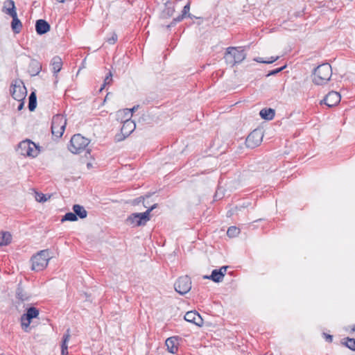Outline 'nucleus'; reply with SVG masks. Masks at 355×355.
<instances>
[{
	"mask_svg": "<svg viewBox=\"0 0 355 355\" xmlns=\"http://www.w3.org/2000/svg\"><path fill=\"white\" fill-rule=\"evenodd\" d=\"M40 69H41V67H37L38 71H37V73H39V71H40Z\"/></svg>",
	"mask_w": 355,
	"mask_h": 355,
	"instance_id": "45",
	"label": "nucleus"
},
{
	"mask_svg": "<svg viewBox=\"0 0 355 355\" xmlns=\"http://www.w3.org/2000/svg\"><path fill=\"white\" fill-rule=\"evenodd\" d=\"M5 7L6 9V13L10 15L12 18V21L11 23V27L12 31L16 33H19L22 27V24L20 20L17 18V15L14 1L12 0L7 1L6 2Z\"/></svg>",
	"mask_w": 355,
	"mask_h": 355,
	"instance_id": "8",
	"label": "nucleus"
},
{
	"mask_svg": "<svg viewBox=\"0 0 355 355\" xmlns=\"http://www.w3.org/2000/svg\"><path fill=\"white\" fill-rule=\"evenodd\" d=\"M340 95L338 92L331 91L329 92L320 101V104H325L329 107L336 105L340 101Z\"/></svg>",
	"mask_w": 355,
	"mask_h": 355,
	"instance_id": "15",
	"label": "nucleus"
},
{
	"mask_svg": "<svg viewBox=\"0 0 355 355\" xmlns=\"http://www.w3.org/2000/svg\"><path fill=\"white\" fill-rule=\"evenodd\" d=\"M18 150L23 156L35 158L40 154V147L32 141L26 139L19 143Z\"/></svg>",
	"mask_w": 355,
	"mask_h": 355,
	"instance_id": "4",
	"label": "nucleus"
},
{
	"mask_svg": "<svg viewBox=\"0 0 355 355\" xmlns=\"http://www.w3.org/2000/svg\"><path fill=\"white\" fill-rule=\"evenodd\" d=\"M10 93L15 100L22 101L26 96L27 90L21 80H16L11 85Z\"/></svg>",
	"mask_w": 355,
	"mask_h": 355,
	"instance_id": "9",
	"label": "nucleus"
},
{
	"mask_svg": "<svg viewBox=\"0 0 355 355\" xmlns=\"http://www.w3.org/2000/svg\"><path fill=\"white\" fill-rule=\"evenodd\" d=\"M227 268L228 266H224L220 267L219 269H214L211 271V275H205L203 278L206 279H210L215 283L221 282L226 274Z\"/></svg>",
	"mask_w": 355,
	"mask_h": 355,
	"instance_id": "14",
	"label": "nucleus"
},
{
	"mask_svg": "<svg viewBox=\"0 0 355 355\" xmlns=\"http://www.w3.org/2000/svg\"><path fill=\"white\" fill-rule=\"evenodd\" d=\"M240 233V229L236 226H231L227 229V235L230 238H233L238 236Z\"/></svg>",
	"mask_w": 355,
	"mask_h": 355,
	"instance_id": "26",
	"label": "nucleus"
},
{
	"mask_svg": "<svg viewBox=\"0 0 355 355\" xmlns=\"http://www.w3.org/2000/svg\"><path fill=\"white\" fill-rule=\"evenodd\" d=\"M286 67V65H284L281 67L272 69L269 71V72L266 74V77H269L271 76H275L276 74L279 73V72L282 71Z\"/></svg>",
	"mask_w": 355,
	"mask_h": 355,
	"instance_id": "30",
	"label": "nucleus"
},
{
	"mask_svg": "<svg viewBox=\"0 0 355 355\" xmlns=\"http://www.w3.org/2000/svg\"><path fill=\"white\" fill-rule=\"evenodd\" d=\"M12 241V235L8 232H3L1 233V238L0 241L1 246H6L9 245Z\"/></svg>",
	"mask_w": 355,
	"mask_h": 355,
	"instance_id": "24",
	"label": "nucleus"
},
{
	"mask_svg": "<svg viewBox=\"0 0 355 355\" xmlns=\"http://www.w3.org/2000/svg\"><path fill=\"white\" fill-rule=\"evenodd\" d=\"M250 205V202H243V204L240 207H239L238 206H236L235 207V209L236 210H237V209L241 210L242 208L248 207Z\"/></svg>",
	"mask_w": 355,
	"mask_h": 355,
	"instance_id": "38",
	"label": "nucleus"
},
{
	"mask_svg": "<svg viewBox=\"0 0 355 355\" xmlns=\"http://www.w3.org/2000/svg\"><path fill=\"white\" fill-rule=\"evenodd\" d=\"M108 95H109V93L107 94V95L105 96V101H106V99H108Z\"/></svg>",
	"mask_w": 355,
	"mask_h": 355,
	"instance_id": "43",
	"label": "nucleus"
},
{
	"mask_svg": "<svg viewBox=\"0 0 355 355\" xmlns=\"http://www.w3.org/2000/svg\"><path fill=\"white\" fill-rule=\"evenodd\" d=\"M35 200L39 202H44L50 198V196L47 197L45 194L42 193L35 192Z\"/></svg>",
	"mask_w": 355,
	"mask_h": 355,
	"instance_id": "29",
	"label": "nucleus"
},
{
	"mask_svg": "<svg viewBox=\"0 0 355 355\" xmlns=\"http://www.w3.org/2000/svg\"><path fill=\"white\" fill-rule=\"evenodd\" d=\"M352 331H355V326L353 327Z\"/></svg>",
	"mask_w": 355,
	"mask_h": 355,
	"instance_id": "48",
	"label": "nucleus"
},
{
	"mask_svg": "<svg viewBox=\"0 0 355 355\" xmlns=\"http://www.w3.org/2000/svg\"><path fill=\"white\" fill-rule=\"evenodd\" d=\"M117 35L115 33H113L111 37L107 38L106 41L110 44H114L117 41Z\"/></svg>",
	"mask_w": 355,
	"mask_h": 355,
	"instance_id": "32",
	"label": "nucleus"
},
{
	"mask_svg": "<svg viewBox=\"0 0 355 355\" xmlns=\"http://www.w3.org/2000/svg\"><path fill=\"white\" fill-rule=\"evenodd\" d=\"M87 167H91V164L90 163L87 164Z\"/></svg>",
	"mask_w": 355,
	"mask_h": 355,
	"instance_id": "47",
	"label": "nucleus"
},
{
	"mask_svg": "<svg viewBox=\"0 0 355 355\" xmlns=\"http://www.w3.org/2000/svg\"><path fill=\"white\" fill-rule=\"evenodd\" d=\"M135 127L136 125L132 121H131L130 119H126L123 123L121 131L125 135L129 136L133 132Z\"/></svg>",
	"mask_w": 355,
	"mask_h": 355,
	"instance_id": "19",
	"label": "nucleus"
},
{
	"mask_svg": "<svg viewBox=\"0 0 355 355\" xmlns=\"http://www.w3.org/2000/svg\"><path fill=\"white\" fill-rule=\"evenodd\" d=\"M66 125L67 118L63 115H55L52 120V135L56 138H60L64 132Z\"/></svg>",
	"mask_w": 355,
	"mask_h": 355,
	"instance_id": "7",
	"label": "nucleus"
},
{
	"mask_svg": "<svg viewBox=\"0 0 355 355\" xmlns=\"http://www.w3.org/2000/svg\"><path fill=\"white\" fill-rule=\"evenodd\" d=\"M49 259L50 255L47 250L40 251L31 259L32 270L35 271L44 270L47 266Z\"/></svg>",
	"mask_w": 355,
	"mask_h": 355,
	"instance_id": "5",
	"label": "nucleus"
},
{
	"mask_svg": "<svg viewBox=\"0 0 355 355\" xmlns=\"http://www.w3.org/2000/svg\"><path fill=\"white\" fill-rule=\"evenodd\" d=\"M65 220H67V214L62 216V218L61 220L62 222H64Z\"/></svg>",
	"mask_w": 355,
	"mask_h": 355,
	"instance_id": "41",
	"label": "nucleus"
},
{
	"mask_svg": "<svg viewBox=\"0 0 355 355\" xmlns=\"http://www.w3.org/2000/svg\"><path fill=\"white\" fill-rule=\"evenodd\" d=\"M108 95H109V93L107 94V95L105 96V101H106V99H108Z\"/></svg>",
	"mask_w": 355,
	"mask_h": 355,
	"instance_id": "44",
	"label": "nucleus"
},
{
	"mask_svg": "<svg viewBox=\"0 0 355 355\" xmlns=\"http://www.w3.org/2000/svg\"><path fill=\"white\" fill-rule=\"evenodd\" d=\"M66 343H67V336L64 335L63 338H62V355H64V352H65V349H66V347H65Z\"/></svg>",
	"mask_w": 355,
	"mask_h": 355,
	"instance_id": "35",
	"label": "nucleus"
},
{
	"mask_svg": "<svg viewBox=\"0 0 355 355\" xmlns=\"http://www.w3.org/2000/svg\"><path fill=\"white\" fill-rule=\"evenodd\" d=\"M37 105V101H36V95L35 92H32L29 96V104H28V108L31 111H33Z\"/></svg>",
	"mask_w": 355,
	"mask_h": 355,
	"instance_id": "27",
	"label": "nucleus"
},
{
	"mask_svg": "<svg viewBox=\"0 0 355 355\" xmlns=\"http://www.w3.org/2000/svg\"><path fill=\"white\" fill-rule=\"evenodd\" d=\"M112 82V73L111 71H109L106 76H105V78L104 79V81H103V84L102 85V86L101 87L99 91L101 92L103 88L107 85H110L111 83Z\"/></svg>",
	"mask_w": 355,
	"mask_h": 355,
	"instance_id": "28",
	"label": "nucleus"
},
{
	"mask_svg": "<svg viewBox=\"0 0 355 355\" xmlns=\"http://www.w3.org/2000/svg\"><path fill=\"white\" fill-rule=\"evenodd\" d=\"M279 59V56H271L268 60H266L265 64H271L277 61Z\"/></svg>",
	"mask_w": 355,
	"mask_h": 355,
	"instance_id": "36",
	"label": "nucleus"
},
{
	"mask_svg": "<svg viewBox=\"0 0 355 355\" xmlns=\"http://www.w3.org/2000/svg\"><path fill=\"white\" fill-rule=\"evenodd\" d=\"M323 336L326 340L327 342L328 343H331L332 340H333V336L330 334H327L326 333H323Z\"/></svg>",
	"mask_w": 355,
	"mask_h": 355,
	"instance_id": "37",
	"label": "nucleus"
},
{
	"mask_svg": "<svg viewBox=\"0 0 355 355\" xmlns=\"http://www.w3.org/2000/svg\"><path fill=\"white\" fill-rule=\"evenodd\" d=\"M72 209L73 212H68V221L74 222L78 218H85L87 216V211L80 205H74Z\"/></svg>",
	"mask_w": 355,
	"mask_h": 355,
	"instance_id": "13",
	"label": "nucleus"
},
{
	"mask_svg": "<svg viewBox=\"0 0 355 355\" xmlns=\"http://www.w3.org/2000/svg\"><path fill=\"white\" fill-rule=\"evenodd\" d=\"M128 137V136L125 135L124 134H123V132H121L120 134H117L115 135L114 140L117 142L121 141L124 140Z\"/></svg>",
	"mask_w": 355,
	"mask_h": 355,
	"instance_id": "34",
	"label": "nucleus"
},
{
	"mask_svg": "<svg viewBox=\"0 0 355 355\" xmlns=\"http://www.w3.org/2000/svg\"><path fill=\"white\" fill-rule=\"evenodd\" d=\"M181 338L178 336H172L166 340L165 345L168 352L174 354L178 350V340Z\"/></svg>",
	"mask_w": 355,
	"mask_h": 355,
	"instance_id": "18",
	"label": "nucleus"
},
{
	"mask_svg": "<svg viewBox=\"0 0 355 355\" xmlns=\"http://www.w3.org/2000/svg\"><path fill=\"white\" fill-rule=\"evenodd\" d=\"M24 107V102H21L18 106V110H21Z\"/></svg>",
	"mask_w": 355,
	"mask_h": 355,
	"instance_id": "40",
	"label": "nucleus"
},
{
	"mask_svg": "<svg viewBox=\"0 0 355 355\" xmlns=\"http://www.w3.org/2000/svg\"><path fill=\"white\" fill-rule=\"evenodd\" d=\"M176 292L183 295L187 293L191 288V281L187 275L180 277L174 284Z\"/></svg>",
	"mask_w": 355,
	"mask_h": 355,
	"instance_id": "10",
	"label": "nucleus"
},
{
	"mask_svg": "<svg viewBox=\"0 0 355 355\" xmlns=\"http://www.w3.org/2000/svg\"><path fill=\"white\" fill-rule=\"evenodd\" d=\"M254 60L257 62L264 63V64H265V62L266 61V60H263V58H260V57H257V58H254Z\"/></svg>",
	"mask_w": 355,
	"mask_h": 355,
	"instance_id": "39",
	"label": "nucleus"
},
{
	"mask_svg": "<svg viewBox=\"0 0 355 355\" xmlns=\"http://www.w3.org/2000/svg\"><path fill=\"white\" fill-rule=\"evenodd\" d=\"M331 76V66L329 63H323L313 69L312 81L316 85H324L330 80Z\"/></svg>",
	"mask_w": 355,
	"mask_h": 355,
	"instance_id": "1",
	"label": "nucleus"
},
{
	"mask_svg": "<svg viewBox=\"0 0 355 355\" xmlns=\"http://www.w3.org/2000/svg\"><path fill=\"white\" fill-rule=\"evenodd\" d=\"M175 12V8L172 2L167 1L165 3V8L162 11V17L164 18L171 17Z\"/></svg>",
	"mask_w": 355,
	"mask_h": 355,
	"instance_id": "22",
	"label": "nucleus"
},
{
	"mask_svg": "<svg viewBox=\"0 0 355 355\" xmlns=\"http://www.w3.org/2000/svg\"><path fill=\"white\" fill-rule=\"evenodd\" d=\"M38 315L39 311L36 308L31 307L28 309L26 313L23 314L21 318L22 329L26 332L28 331L33 319L37 318Z\"/></svg>",
	"mask_w": 355,
	"mask_h": 355,
	"instance_id": "11",
	"label": "nucleus"
},
{
	"mask_svg": "<svg viewBox=\"0 0 355 355\" xmlns=\"http://www.w3.org/2000/svg\"><path fill=\"white\" fill-rule=\"evenodd\" d=\"M151 195H152L151 193H149L148 195H146L145 196H140V197H139L138 198L135 200V205L136 204H139V202H142L144 205V207H146V205L145 204V199L150 198L151 196Z\"/></svg>",
	"mask_w": 355,
	"mask_h": 355,
	"instance_id": "31",
	"label": "nucleus"
},
{
	"mask_svg": "<svg viewBox=\"0 0 355 355\" xmlns=\"http://www.w3.org/2000/svg\"><path fill=\"white\" fill-rule=\"evenodd\" d=\"M245 57L246 53H245V50L243 47L230 46L226 49L223 58L225 63L231 67H233L236 64H239L244 60Z\"/></svg>",
	"mask_w": 355,
	"mask_h": 355,
	"instance_id": "2",
	"label": "nucleus"
},
{
	"mask_svg": "<svg viewBox=\"0 0 355 355\" xmlns=\"http://www.w3.org/2000/svg\"><path fill=\"white\" fill-rule=\"evenodd\" d=\"M139 107V105L133 106L131 109H126L124 111L125 112L126 115H130V117L132 116V113L138 110Z\"/></svg>",
	"mask_w": 355,
	"mask_h": 355,
	"instance_id": "33",
	"label": "nucleus"
},
{
	"mask_svg": "<svg viewBox=\"0 0 355 355\" xmlns=\"http://www.w3.org/2000/svg\"><path fill=\"white\" fill-rule=\"evenodd\" d=\"M190 10V3H187L183 8L182 14L178 15L177 17L174 18L172 21L166 26V28L169 29L171 27H173L177 24V23L180 22L183 20V19L187 15L188 17L192 18V15L189 13Z\"/></svg>",
	"mask_w": 355,
	"mask_h": 355,
	"instance_id": "16",
	"label": "nucleus"
},
{
	"mask_svg": "<svg viewBox=\"0 0 355 355\" xmlns=\"http://www.w3.org/2000/svg\"><path fill=\"white\" fill-rule=\"evenodd\" d=\"M58 2L64 3L65 0H56Z\"/></svg>",
	"mask_w": 355,
	"mask_h": 355,
	"instance_id": "42",
	"label": "nucleus"
},
{
	"mask_svg": "<svg viewBox=\"0 0 355 355\" xmlns=\"http://www.w3.org/2000/svg\"><path fill=\"white\" fill-rule=\"evenodd\" d=\"M263 138V134L260 130H254L251 132L245 139V145L248 148H254L258 146Z\"/></svg>",
	"mask_w": 355,
	"mask_h": 355,
	"instance_id": "12",
	"label": "nucleus"
},
{
	"mask_svg": "<svg viewBox=\"0 0 355 355\" xmlns=\"http://www.w3.org/2000/svg\"><path fill=\"white\" fill-rule=\"evenodd\" d=\"M51 65L53 72L57 73L62 67V59L58 56L54 57L51 60Z\"/></svg>",
	"mask_w": 355,
	"mask_h": 355,
	"instance_id": "23",
	"label": "nucleus"
},
{
	"mask_svg": "<svg viewBox=\"0 0 355 355\" xmlns=\"http://www.w3.org/2000/svg\"><path fill=\"white\" fill-rule=\"evenodd\" d=\"M69 331V329H68V332ZM69 334L68 333V335H67V337H68V340L69 339Z\"/></svg>",
	"mask_w": 355,
	"mask_h": 355,
	"instance_id": "46",
	"label": "nucleus"
},
{
	"mask_svg": "<svg viewBox=\"0 0 355 355\" xmlns=\"http://www.w3.org/2000/svg\"><path fill=\"white\" fill-rule=\"evenodd\" d=\"M342 344L350 350L355 352V339L347 337L343 339Z\"/></svg>",
	"mask_w": 355,
	"mask_h": 355,
	"instance_id": "25",
	"label": "nucleus"
},
{
	"mask_svg": "<svg viewBox=\"0 0 355 355\" xmlns=\"http://www.w3.org/2000/svg\"><path fill=\"white\" fill-rule=\"evenodd\" d=\"M184 320L199 327L202 324V319L196 311L187 312L184 315Z\"/></svg>",
	"mask_w": 355,
	"mask_h": 355,
	"instance_id": "17",
	"label": "nucleus"
},
{
	"mask_svg": "<svg viewBox=\"0 0 355 355\" xmlns=\"http://www.w3.org/2000/svg\"><path fill=\"white\" fill-rule=\"evenodd\" d=\"M157 207V204L153 205L143 213H132L125 220L128 225L133 227L144 226L150 219V212Z\"/></svg>",
	"mask_w": 355,
	"mask_h": 355,
	"instance_id": "3",
	"label": "nucleus"
},
{
	"mask_svg": "<svg viewBox=\"0 0 355 355\" xmlns=\"http://www.w3.org/2000/svg\"><path fill=\"white\" fill-rule=\"evenodd\" d=\"M36 32L39 35L46 33L50 30V25L44 19H39L35 24Z\"/></svg>",
	"mask_w": 355,
	"mask_h": 355,
	"instance_id": "20",
	"label": "nucleus"
},
{
	"mask_svg": "<svg viewBox=\"0 0 355 355\" xmlns=\"http://www.w3.org/2000/svg\"><path fill=\"white\" fill-rule=\"evenodd\" d=\"M89 144V140L80 134L74 135L70 139V146L68 149L73 154H79Z\"/></svg>",
	"mask_w": 355,
	"mask_h": 355,
	"instance_id": "6",
	"label": "nucleus"
},
{
	"mask_svg": "<svg viewBox=\"0 0 355 355\" xmlns=\"http://www.w3.org/2000/svg\"><path fill=\"white\" fill-rule=\"evenodd\" d=\"M259 220H261V218H259ZM258 221V220H255V222Z\"/></svg>",
	"mask_w": 355,
	"mask_h": 355,
	"instance_id": "49",
	"label": "nucleus"
},
{
	"mask_svg": "<svg viewBox=\"0 0 355 355\" xmlns=\"http://www.w3.org/2000/svg\"><path fill=\"white\" fill-rule=\"evenodd\" d=\"M260 116L265 120H272L275 115V111L272 108H263L259 112Z\"/></svg>",
	"mask_w": 355,
	"mask_h": 355,
	"instance_id": "21",
	"label": "nucleus"
}]
</instances>
